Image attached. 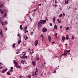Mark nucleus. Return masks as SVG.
<instances>
[{"mask_svg": "<svg viewBox=\"0 0 78 78\" xmlns=\"http://www.w3.org/2000/svg\"><path fill=\"white\" fill-rule=\"evenodd\" d=\"M48 21V19L45 20H41L39 21L38 23L41 25L42 26V24H44L45 23L47 22Z\"/></svg>", "mask_w": 78, "mask_h": 78, "instance_id": "nucleus-1", "label": "nucleus"}, {"mask_svg": "<svg viewBox=\"0 0 78 78\" xmlns=\"http://www.w3.org/2000/svg\"><path fill=\"white\" fill-rule=\"evenodd\" d=\"M35 75L36 76L38 75V69H37V68H36V71L35 72Z\"/></svg>", "mask_w": 78, "mask_h": 78, "instance_id": "nucleus-2", "label": "nucleus"}, {"mask_svg": "<svg viewBox=\"0 0 78 78\" xmlns=\"http://www.w3.org/2000/svg\"><path fill=\"white\" fill-rule=\"evenodd\" d=\"M42 31L43 33H45L46 31H47V29L45 27H44L43 28Z\"/></svg>", "mask_w": 78, "mask_h": 78, "instance_id": "nucleus-3", "label": "nucleus"}, {"mask_svg": "<svg viewBox=\"0 0 78 78\" xmlns=\"http://www.w3.org/2000/svg\"><path fill=\"white\" fill-rule=\"evenodd\" d=\"M15 66L16 68H17L18 69H19L20 68V66H19V63H18L15 65Z\"/></svg>", "mask_w": 78, "mask_h": 78, "instance_id": "nucleus-4", "label": "nucleus"}, {"mask_svg": "<svg viewBox=\"0 0 78 78\" xmlns=\"http://www.w3.org/2000/svg\"><path fill=\"white\" fill-rule=\"evenodd\" d=\"M48 38L49 40V42H50L51 41V37L50 36V35H48Z\"/></svg>", "mask_w": 78, "mask_h": 78, "instance_id": "nucleus-5", "label": "nucleus"}, {"mask_svg": "<svg viewBox=\"0 0 78 78\" xmlns=\"http://www.w3.org/2000/svg\"><path fill=\"white\" fill-rule=\"evenodd\" d=\"M38 40H36L35 41V43H34L35 46H36V45H37V44H38Z\"/></svg>", "mask_w": 78, "mask_h": 78, "instance_id": "nucleus-6", "label": "nucleus"}, {"mask_svg": "<svg viewBox=\"0 0 78 78\" xmlns=\"http://www.w3.org/2000/svg\"><path fill=\"white\" fill-rule=\"evenodd\" d=\"M7 70H8V69L7 68H6L5 69H3L2 72V73H5V72H6V71H7Z\"/></svg>", "mask_w": 78, "mask_h": 78, "instance_id": "nucleus-7", "label": "nucleus"}, {"mask_svg": "<svg viewBox=\"0 0 78 78\" xmlns=\"http://www.w3.org/2000/svg\"><path fill=\"white\" fill-rule=\"evenodd\" d=\"M38 29L39 30H40V28H39V27H42V25H41V24H40L38 23Z\"/></svg>", "mask_w": 78, "mask_h": 78, "instance_id": "nucleus-8", "label": "nucleus"}, {"mask_svg": "<svg viewBox=\"0 0 78 78\" xmlns=\"http://www.w3.org/2000/svg\"><path fill=\"white\" fill-rule=\"evenodd\" d=\"M63 56H66L67 55V51H65L64 52V53L63 54Z\"/></svg>", "mask_w": 78, "mask_h": 78, "instance_id": "nucleus-9", "label": "nucleus"}, {"mask_svg": "<svg viewBox=\"0 0 78 78\" xmlns=\"http://www.w3.org/2000/svg\"><path fill=\"white\" fill-rule=\"evenodd\" d=\"M0 22L1 23H2V25H5V23H4V22H3V21L2 20H0Z\"/></svg>", "mask_w": 78, "mask_h": 78, "instance_id": "nucleus-10", "label": "nucleus"}, {"mask_svg": "<svg viewBox=\"0 0 78 78\" xmlns=\"http://www.w3.org/2000/svg\"><path fill=\"white\" fill-rule=\"evenodd\" d=\"M7 16V14H6V12H5V14H4L3 16V17L5 18Z\"/></svg>", "mask_w": 78, "mask_h": 78, "instance_id": "nucleus-11", "label": "nucleus"}, {"mask_svg": "<svg viewBox=\"0 0 78 78\" xmlns=\"http://www.w3.org/2000/svg\"><path fill=\"white\" fill-rule=\"evenodd\" d=\"M53 20L54 23H55V21L56 20V18H55V17H54L53 19Z\"/></svg>", "mask_w": 78, "mask_h": 78, "instance_id": "nucleus-12", "label": "nucleus"}, {"mask_svg": "<svg viewBox=\"0 0 78 78\" xmlns=\"http://www.w3.org/2000/svg\"><path fill=\"white\" fill-rule=\"evenodd\" d=\"M24 39L26 41H27L28 39V37H27V36L26 35L24 36Z\"/></svg>", "mask_w": 78, "mask_h": 78, "instance_id": "nucleus-13", "label": "nucleus"}, {"mask_svg": "<svg viewBox=\"0 0 78 78\" xmlns=\"http://www.w3.org/2000/svg\"><path fill=\"white\" fill-rule=\"evenodd\" d=\"M32 63L33 66H35L36 65V62L34 61H32Z\"/></svg>", "mask_w": 78, "mask_h": 78, "instance_id": "nucleus-14", "label": "nucleus"}, {"mask_svg": "<svg viewBox=\"0 0 78 78\" xmlns=\"http://www.w3.org/2000/svg\"><path fill=\"white\" fill-rule=\"evenodd\" d=\"M13 63L15 64H16L18 63V62H16L15 60H13Z\"/></svg>", "mask_w": 78, "mask_h": 78, "instance_id": "nucleus-15", "label": "nucleus"}, {"mask_svg": "<svg viewBox=\"0 0 78 78\" xmlns=\"http://www.w3.org/2000/svg\"><path fill=\"white\" fill-rule=\"evenodd\" d=\"M25 62V61H24L23 60H22L21 61V63H22V64H24V62Z\"/></svg>", "mask_w": 78, "mask_h": 78, "instance_id": "nucleus-16", "label": "nucleus"}, {"mask_svg": "<svg viewBox=\"0 0 78 78\" xmlns=\"http://www.w3.org/2000/svg\"><path fill=\"white\" fill-rule=\"evenodd\" d=\"M54 29H55V30H57V25H55L54 26Z\"/></svg>", "mask_w": 78, "mask_h": 78, "instance_id": "nucleus-17", "label": "nucleus"}, {"mask_svg": "<svg viewBox=\"0 0 78 78\" xmlns=\"http://www.w3.org/2000/svg\"><path fill=\"white\" fill-rule=\"evenodd\" d=\"M20 42H21V40H19L18 41V44H20Z\"/></svg>", "mask_w": 78, "mask_h": 78, "instance_id": "nucleus-18", "label": "nucleus"}, {"mask_svg": "<svg viewBox=\"0 0 78 78\" xmlns=\"http://www.w3.org/2000/svg\"><path fill=\"white\" fill-rule=\"evenodd\" d=\"M55 36L56 37L58 36V33H55L54 34Z\"/></svg>", "mask_w": 78, "mask_h": 78, "instance_id": "nucleus-19", "label": "nucleus"}, {"mask_svg": "<svg viewBox=\"0 0 78 78\" xmlns=\"http://www.w3.org/2000/svg\"><path fill=\"white\" fill-rule=\"evenodd\" d=\"M57 21L58 22V23H61V21H60V20L59 19H57Z\"/></svg>", "mask_w": 78, "mask_h": 78, "instance_id": "nucleus-20", "label": "nucleus"}, {"mask_svg": "<svg viewBox=\"0 0 78 78\" xmlns=\"http://www.w3.org/2000/svg\"><path fill=\"white\" fill-rule=\"evenodd\" d=\"M66 40H68V39H69V35L67 34L66 35Z\"/></svg>", "mask_w": 78, "mask_h": 78, "instance_id": "nucleus-21", "label": "nucleus"}, {"mask_svg": "<svg viewBox=\"0 0 78 78\" xmlns=\"http://www.w3.org/2000/svg\"><path fill=\"white\" fill-rule=\"evenodd\" d=\"M5 11H6V10H3V11H1V14H3V12H5Z\"/></svg>", "mask_w": 78, "mask_h": 78, "instance_id": "nucleus-22", "label": "nucleus"}, {"mask_svg": "<svg viewBox=\"0 0 78 78\" xmlns=\"http://www.w3.org/2000/svg\"><path fill=\"white\" fill-rule=\"evenodd\" d=\"M7 75H10V72L9 71H8V72L7 73Z\"/></svg>", "mask_w": 78, "mask_h": 78, "instance_id": "nucleus-23", "label": "nucleus"}, {"mask_svg": "<svg viewBox=\"0 0 78 78\" xmlns=\"http://www.w3.org/2000/svg\"><path fill=\"white\" fill-rule=\"evenodd\" d=\"M23 31H25V33H28V30H24Z\"/></svg>", "mask_w": 78, "mask_h": 78, "instance_id": "nucleus-24", "label": "nucleus"}, {"mask_svg": "<svg viewBox=\"0 0 78 78\" xmlns=\"http://www.w3.org/2000/svg\"><path fill=\"white\" fill-rule=\"evenodd\" d=\"M65 28L66 29V30H69V27H66Z\"/></svg>", "mask_w": 78, "mask_h": 78, "instance_id": "nucleus-25", "label": "nucleus"}, {"mask_svg": "<svg viewBox=\"0 0 78 78\" xmlns=\"http://www.w3.org/2000/svg\"><path fill=\"white\" fill-rule=\"evenodd\" d=\"M20 30H22L23 29V28H22V25H20Z\"/></svg>", "mask_w": 78, "mask_h": 78, "instance_id": "nucleus-26", "label": "nucleus"}, {"mask_svg": "<svg viewBox=\"0 0 78 78\" xmlns=\"http://www.w3.org/2000/svg\"><path fill=\"white\" fill-rule=\"evenodd\" d=\"M27 77H28L29 78H31V75H29V76H27Z\"/></svg>", "mask_w": 78, "mask_h": 78, "instance_id": "nucleus-27", "label": "nucleus"}, {"mask_svg": "<svg viewBox=\"0 0 78 78\" xmlns=\"http://www.w3.org/2000/svg\"><path fill=\"white\" fill-rule=\"evenodd\" d=\"M70 50H69L68 51H67V53H68V54H70Z\"/></svg>", "mask_w": 78, "mask_h": 78, "instance_id": "nucleus-28", "label": "nucleus"}, {"mask_svg": "<svg viewBox=\"0 0 78 78\" xmlns=\"http://www.w3.org/2000/svg\"><path fill=\"white\" fill-rule=\"evenodd\" d=\"M32 76H35V75H34V72H32Z\"/></svg>", "mask_w": 78, "mask_h": 78, "instance_id": "nucleus-29", "label": "nucleus"}, {"mask_svg": "<svg viewBox=\"0 0 78 78\" xmlns=\"http://www.w3.org/2000/svg\"><path fill=\"white\" fill-rule=\"evenodd\" d=\"M22 54L23 55V56H25V55H26V53H25V52H22Z\"/></svg>", "mask_w": 78, "mask_h": 78, "instance_id": "nucleus-30", "label": "nucleus"}, {"mask_svg": "<svg viewBox=\"0 0 78 78\" xmlns=\"http://www.w3.org/2000/svg\"><path fill=\"white\" fill-rule=\"evenodd\" d=\"M18 37H19L20 39H21V36H20V34H18Z\"/></svg>", "mask_w": 78, "mask_h": 78, "instance_id": "nucleus-31", "label": "nucleus"}, {"mask_svg": "<svg viewBox=\"0 0 78 78\" xmlns=\"http://www.w3.org/2000/svg\"><path fill=\"white\" fill-rule=\"evenodd\" d=\"M72 39L73 40V39H74V38H75V37L74 36H73V35H72Z\"/></svg>", "mask_w": 78, "mask_h": 78, "instance_id": "nucleus-32", "label": "nucleus"}, {"mask_svg": "<svg viewBox=\"0 0 78 78\" xmlns=\"http://www.w3.org/2000/svg\"><path fill=\"white\" fill-rule=\"evenodd\" d=\"M62 40L63 41H64V40H65V37H62Z\"/></svg>", "mask_w": 78, "mask_h": 78, "instance_id": "nucleus-33", "label": "nucleus"}, {"mask_svg": "<svg viewBox=\"0 0 78 78\" xmlns=\"http://www.w3.org/2000/svg\"><path fill=\"white\" fill-rule=\"evenodd\" d=\"M16 44H13V45H12V47H13V48H15V47H16V46H15V45H16Z\"/></svg>", "mask_w": 78, "mask_h": 78, "instance_id": "nucleus-34", "label": "nucleus"}, {"mask_svg": "<svg viewBox=\"0 0 78 78\" xmlns=\"http://www.w3.org/2000/svg\"><path fill=\"white\" fill-rule=\"evenodd\" d=\"M68 1H67V0H66L65 1V4H68Z\"/></svg>", "mask_w": 78, "mask_h": 78, "instance_id": "nucleus-35", "label": "nucleus"}, {"mask_svg": "<svg viewBox=\"0 0 78 78\" xmlns=\"http://www.w3.org/2000/svg\"><path fill=\"white\" fill-rule=\"evenodd\" d=\"M1 32H0V34H3V33H2V29L1 30Z\"/></svg>", "mask_w": 78, "mask_h": 78, "instance_id": "nucleus-36", "label": "nucleus"}, {"mask_svg": "<svg viewBox=\"0 0 78 78\" xmlns=\"http://www.w3.org/2000/svg\"><path fill=\"white\" fill-rule=\"evenodd\" d=\"M31 53H34V51H33V49L31 50Z\"/></svg>", "mask_w": 78, "mask_h": 78, "instance_id": "nucleus-37", "label": "nucleus"}, {"mask_svg": "<svg viewBox=\"0 0 78 78\" xmlns=\"http://www.w3.org/2000/svg\"><path fill=\"white\" fill-rule=\"evenodd\" d=\"M62 14H60L59 16V17H62Z\"/></svg>", "mask_w": 78, "mask_h": 78, "instance_id": "nucleus-38", "label": "nucleus"}, {"mask_svg": "<svg viewBox=\"0 0 78 78\" xmlns=\"http://www.w3.org/2000/svg\"><path fill=\"white\" fill-rule=\"evenodd\" d=\"M24 30H26L27 29V27H25L24 28Z\"/></svg>", "mask_w": 78, "mask_h": 78, "instance_id": "nucleus-39", "label": "nucleus"}, {"mask_svg": "<svg viewBox=\"0 0 78 78\" xmlns=\"http://www.w3.org/2000/svg\"><path fill=\"white\" fill-rule=\"evenodd\" d=\"M9 71L11 72H13V70L12 69H10L9 70Z\"/></svg>", "mask_w": 78, "mask_h": 78, "instance_id": "nucleus-40", "label": "nucleus"}, {"mask_svg": "<svg viewBox=\"0 0 78 78\" xmlns=\"http://www.w3.org/2000/svg\"><path fill=\"white\" fill-rule=\"evenodd\" d=\"M20 53V51H18V52H16V54H17V55L18 54H19V53Z\"/></svg>", "mask_w": 78, "mask_h": 78, "instance_id": "nucleus-41", "label": "nucleus"}, {"mask_svg": "<svg viewBox=\"0 0 78 78\" xmlns=\"http://www.w3.org/2000/svg\"><path fill=\"white\" fill-rule=\"evenodd\" d=\"M41 68H44V65H42L41 66Z\"/></svg>", "mask_w": 78, "mask_h": 78, "instance_id": "nucleus-42", "label": "nucleus"}, {"mask_svg": "<svg viewBox=\"0 0 78 78\" xmlns=\"http://www.w3.org/2000/svg\"><path fill=\"white\" fill-rule=\"evenodd\" d=\"M62 28V26H60V29H61V28Z\"/></svg>", "mask_w": 78, "mask_h": 78, "instance_id": "nucleus-43", "label": "nucleus"}, {"mask_svg": "<svg viewBox=\"0 0 78 78\" xmlns=\"http://www.w3.org/2000/svg\"><path fill=\"white\" fill-rule=\"evenodd\" d=\"M27 56H24V58H26V59H27Z\"/></svg>", "mask_w": 78, "mask_h": 78, "instance_id": "nucleus-44", "label": "nucleus"}, {"mask_svg": "<svg viewBox=\"0 0 78 78\" xmlns=\"http://www.w3.org/2000/svg\"><path fill=\"white\" fill-rule=\"evenodd\" d=\"M39 59H40L39 58H37V61H38L39 60Z\"/></svg>", "mask_w": 78, "mask_h": 78, "instance_id": "nucleus-45", "label": "nucleus"}, {"mask_svg": "<svg viewBox=\"0 0 78 78\" xmlns=\"http://www.w3.org/2000/svg\"><path fill=\"white\" fill-rule=\"evenodd\" d=\"M57 2H57V1H56V0H55V4H56L57 3Z\"/></svg>", "mask_w": 78, "mask_h": 78, "instance_id": "nucleus-46", "label": "nucleus"}, {"mask_svg": "<svg viewBox=\"0 0 78 78\" xmlns=\"http://www.w3.org/2000/svg\"><path fill=\"white\" fill-rule=\"evenodd\" d=\"M0 6H3V4H2V5H0Z\"/></svg>", "mask_w": 78, "mask_h": 78, "instance_id": "nucleus-47", "label": "nucleus"}, {"mask_svg": "<svg viewBox=\"0 0 78 78\" xmlns=\"http://www.w3.org/2000/svg\"><path fill=\"white\" fill-rule=\"evenodd\" d=\"M49 25H50V26H52V24L51 23H50L49 24Z\"/></svg>", "mask_w": 78, "mask_h": 78, "instance_id": "nucleus-48", "label": "nucleus"}, {"mask_svg": "<svg viewBox=\"0 0 78 78\" xmlns=\"http://www.w3.org/2000/svg\"><path fill=\"white\" fill-rule=\"evenodd\" d=\"M36 9H34V12H36Z\"/></svg>", "mask_w": 78, "mask_h": 78, "instance_id": "nucleus-49", "label": "nucleus"}, {"mask_svg": "<svg viewBox=\"0 0 78 78\" xmlns=\"http://www.w3.org/2000/svg\"><path fill=\"white\" fill-rule=\"evenodd\" d=\"M62 56H63V54H62L61 55L60 57H62Z\"/></svg>", "mask_w": 78, "mask_h": 78, "instance_id": "nucleus-50", "label": "nucleus"}, {"mask_svg": "<svg viewBox=\"0 0 78 78\" xmlns=\"http://www.w3.org/2000/svg\"><path fill=\"white\" fill-rule=\"evenodd\" d=\"M23 56H20V58H23Z\"/></svg>", "mask_w": 78, "mask_h": 78, "instance_id": "nucleus-51", "label": "nucleus"}, {"mask_svg": "<svg viewBox=\"0 0 78 78\" xmlns=\"http://www.w3.org/2000/svg\"><path fill=\"white\" fill-rule=\"evenodd\" d=\"M5 24H8V22H7V21H5Z\"/></svg>", "mask_w": 78, "mask_h": 78, "instance_id": "nucleus-52", "label": "nucleus"}, {"mask_svg": "<svg viewBox=\"0 0 78 78\" xmlns=\"http://www.w3.org/2000/svg\"><path fill=\"white\" fill-rule=\"evenodd\" d=\"M11 69L12 70V69H13V67H11Z\"/></svg>", "mask_w": 78, "mask_h": 78, "instance_id": "nucleus-53", "label": "nucleus"}, {"mask_svg": "<svg viewBox=\"0 0 78 78\" xmlns=\"http://www.w3.org/2000/svg\"><path fill=\"white\" fill-rule=\"evenodd\" d=\"M41 37H44V36H43V35H42V34L41 35Z\"/></svg>", "mask_w": 78, "mask_h": 78, "instance_id": "nucleus-54", "label": "nucleus"}, {"mask_svg": "<svg viewBox=\"0 0 78 78\" xmlns=\"http://www.w3.org/2000/svg\"><path fill=\"white\" fill-rule=\"evenodd\" d=\"M54 73H56V70L54 71Z\"/></svg>", "mask_w": 78, "mask_h": 78, "instance_id": "nucleus-55", "label": "nucleus"}, {"mask_svg": "<svg viewBox=\"0 0 78 78\" xmlns=\"http://www.w3.org/2000/svg\"><path fill=\"white\" fill-rule=\"evenodd\" d=\"M41 66H43V63H41Z\"/></svg>", "mask_w": 78, "mask_h": 78, "instance_id": "nucleus-56", "label": "nucleus"}, {"mask_svg": "<svg viewBox=\"0 0 78 78\" xmlns=\"http://www.w3.org/2000/svg\"><path fill=\"white\" fill-rule=\"evenodd\" d=\"M63 16H66V15H65V13H63Z\"/></svg>", "mask_w": 78, "mask_h": 78, "instance_id": "nucleus-57", "label": "nucleus"}, {"mask_svg": "<svg viewBox=\"0 0 78 78\" xmlns=\"http://www.w3.org/2000/svg\"><path fill=\"white\" fill-rule=\"evenodd\" d=\"M31 35L32 36L33 35V32H31Z\"/></svg>", "mask_w": 78, "mask_h": 78, "instance_id": "nucleus-58", "label": "nucleus"}, {"mask_svg": "<svg viewBox=\"0 0 78 78\" xmlns=\"http://www.w3.org/2000/svg\"><path fill=\"white\" fill-rule=\"evenodd\" d=\"M55 7H56V6H57V5H55Z\"/></svg>", "mask_w": 78, "mask_h": 78, "instance_id": "nucleus-59", "label": "nucleus"}, {"mask_svg": "<svg viewBox=\"0 0 78 78\" xmlns=\"http://www.w3.org/2000/svg\"><path fill=\"white\" fill-rule=\"evenodd\" d=\"M59 9H60V10H62V9L61 8H59Z\"/></svg>", "mask_w": 78, "mask_h": 78, "instance_id": "nucleus-60", "label": "nucleus"}, {"mask_svg": "<svg viewBox=\"0 0 78 78\" xmlns=\"http://www.w3.org/2000/svg\"><path fill=\"white\" fill-rule=\"evenodd\" d=\"M5 10V11H6V12H8V10Z\"/></svg>", "mask_w": 78, "mask_h": 78, "instance_id": "nucleus-61", "label": "nucleus"}, {"mask_svg": "<svg viewBox=\"0 0 78 78\" xmlns=\"http://www.w3.org/2000/svg\"><path fill=\"white\" fill-rule=\"evenodd\" d=\"M42 41H43L44 40V37H42Z\"/></svg>", "mask_w": 78, "mask_h": 78, "instance_id": "nucleus-62", "label": "nucleus"}, {"mask_svg": "<svg viewBox=\"0 0 78 78\" xmlns=\"http://www.w3.org/2000/svg\"><path fill=\"white\" fill-rule=\"evenodd\" d=\"M39 6H41V4H39Z\"/></svg>", "mask_w": 78, "mask_h": 78, "instance_id": "nucleus-63", "label": "nucleus"}, {"mask_svg": "<svg viewBox=\"0 0 78 78\" xmlns=\"http://www.w3.org/2000/svg\"><path fill=\"white\" fill-rule=\"evenodd\" d=\"M20 78H22V76H20Z\"/></svg>", "mask_w": 78, "mask_h": 78, "instance_id": "nucleus-64", "label": "nucleus"}]
</instances>
